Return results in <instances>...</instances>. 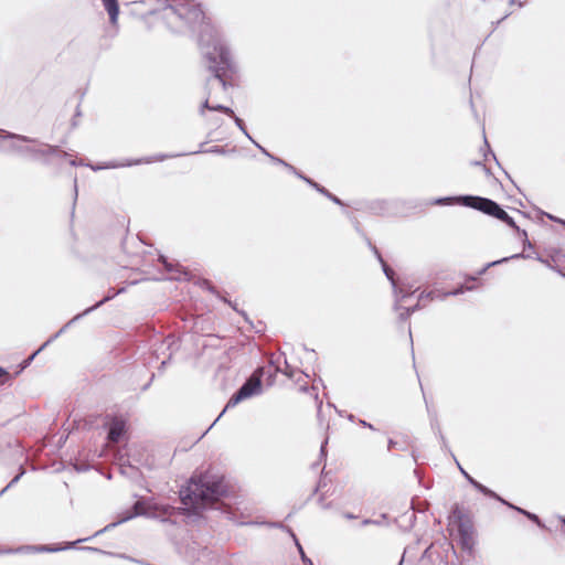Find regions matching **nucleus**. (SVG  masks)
<instances>
[{"label":"nucleus","mask_w":565,"mask_h":565,"mask_svg":"<svg viewBox=\"0 0 565 565\" xmlns=\"http://www.w3.org/2000/svg\"><path fill=\"white\" fill-rule=\"evenodd\" d=\"M222 494V482L206 475L192 477L180 491L182 503L194 512L212 505Z\"/></svg>","instance_id":"1"},{"label":"nucleus","mask_w":565,"mask_h":565,"mask_svg":"<svg viewBox=\"0 0 565 565\" xmlns=\"http://www.w3.org/2000/svg\"><path fill=\"white\" fill-rule=\"evenodd\" d=\"M460 201L465 206L478 210L489 216L502 221L511 228L518 230V225L515 224L514 220L511 216H509V214L503 209H501L500 205L494 201L487 198L473 195L462 196Z\"/></svg>","instance_id":"2"},{"label":"nucleus","mask_w":565,"mask_h":565,"mask_svg":"<svg viewBox=\"0 0 565 565\" xmlns=\"http://www.w3.org/2000/svg\"><path fill=\"white\" fill-rule=\"evenodd\" d=\"M207 67L215 74V77L223 82L222 73H225L231 66L230 54L226 47L218 41L213 44L212 51L205 55Z\"/></svg>","instance_id":"3"},{"label":"nucleus","mask_w":565,"mask_h":565,"mask_svg":"<svg viewBox=\"0 0 565 565\" xmlns=\"http://www.w3.org/2000/svg\"><path fill=\"white\" fill-rule=\"evenodd\" d=\"M262 369L256 370L243 386L230 398L225 409L235 407L239 402L260 392Z\"/></svg>","instance_id":"4"},{"label":"nucleus","mask_w":565,"mask_h":565,"mask_svg":"<svg viewBox=\"0 0 565 565\" xmlns=\"http://www.w3.org/2000/svg\"><path fill=\"white\" fill-rule=\"evenodd\" d=\"M479 287L478 279L476 277H468L465 279L463 284L452 291L440 294L439 290H431L427 294L423 292L419 296L418 303H423V306L426 305V302L435 300L437 298H445L447 296H455L458 294L463 292L465 290H473ZM419 307V305L416 306V308Z\"/></svg>","instance_id":"5"},{"label":"nucleus","mask_w":565,"mask_h":565,"mask_svg":"<svg viewBox=\"0 0 565 565\" xmlns=\"http://www.w3.org/2000/svg\"><path fill=\"white\" fill-rule=\"evenodd\" d=\"M451 522L457 525L463 543L467 544L471 540L473 532V525L469 513L463 509L456 507L451 513Z\"/></svg>","instance_id":"6"},{"label":"nucleus","mask_w":565,"mask_h":565,"mask_svg":"<svg viewBox=\"0 0 565 565\" xmlns=\"http://www.w3.org/2000/svg\"><path fill=\"white\" fill-rule=\"evenodd\" d=\"M542 263H544L550 268L557 270L561 273L564 277L565 274H563L558 267L565 264V253L561 248H550L546 255L545 259H541Z\"/></svg>","instance_id":"7"},{"label":"nucleus","mask_w":565,"mask_h":565,"mask_svg":"<svg viewBox=\"0 0 565 565\" xmlns=\"http://www.w3.org/2000/svg\"><path fill=\"white\" fill-rule=\"evenodd\" d=\"M126 434V420L121 417H114L109 424L108 440L118 443Z\"/></svg>","instance_id":"8"},{"label":"nucleus","mask_w":565,"mask_h":565,"mask_svg":"<svg viewBox=\"0 0 565 565\" xmlns=\"http://www.w3.org/2000/svg\"><path fill=\"white\" fill-rule=\"evenodd\" d=\"M60 152H61V150L58 149V147L46 145V143L41 145L38 148L32 150V153L38 158H49V157L55 156Z\"/></svg>","instance_id":"9"},{"label":"nucleus","mask_w":565,"mask_h":565,"mask_svg":"<svg viewBox=\"0 0 565 565\" xmlns=\"http://www.w3.org/2000/svg\"><path fill=\"white\" fill-rule=\"evenodd\" d=\"M203 109H212V110L222 111V113L226 114L227 116L234 118V120L238 127H241V128L243 127V120L241 118L236 117L235 113L230 107H225L222 105L210 106L209 99H205V102L203 103Z\"/></svg>","instance_id":"10"},{"label":"nucleus","mask_w":565,"mask_h":565,"mask_svg":"<svg viewBox=\"0 0 565 565\" xmlns=\"http://www.w3.org/2000/svg\"><path fill=\"white\" fill-rule=\"evenodd\" d=\"M102 2L109 14L110 22L116 24L119 14L118 0H102Z\"/></svg>","instance_id":"11"},{"label":"nucleus","mask_w":565,"mask_h":565,"mask_svg":"<svg viewBox=\"0 0 565 565\" xmlns=\"http://www.w3.org/2000/svg\"><path fill=\"white\" fill-rule=\"evenodd\" d=\"M11 380H12V375L3 367H0V385H3Z\"/></svg>","instance_id":"12"},{"label":"nucleus","mask_w":565,"mask_h":565,"mask_svg":"<svg viewBox=\"0 0 565 565\" xmlns=\"http://www.w3.org/2000/svg\"><path fill=\"white\" fill-rule=\"evenodd\" d=\"M32 550L35 552H56V551H60L61 548L60 547H51L47 545H41V546L32 547Z\"/></svg>","instance_id":"13"},{"label":"nucleus","mask_w":565,"mask_h":565,"mask_svg":"<svg viewBox=\"0 0 565 565\" xmlns=\"http://www.w3.org/2000/svg\"><path fill=\"white\" fill-rule=\"evenodd\" d=\"M177 271H178V275H172L171 276L172 279L180 280V279H182V276L184 277V279H186V277H188V273L186 271H184V270H177Z\"/></svg>","instance_id":"14"},{"label":"nucleus","mask_w":565,"mask_h":565,"mask_svg":"<svg viewBox=\"0 0 565 565\" xmlns=\"http://www.w3.org/2000/svg\"><path fill=\"white\" fill-rule=\"evenodd\" d=\"M524 513L526 514V516H527L530 520H532V521H534V522H536V523H540V520H539L537 515L532 514V513H529V512H524Z\"/></svg>","instance_id":"15"},{"label":"nucleus","mask_w":565,"mask_h":565,"mask_svg":"<svg viewBox=\"0 0 565 565\" xmlns=\"http://www.w3.org/2000/svg\"><path fill=\"white\" fill-rule=\"evenodd\" d=\"M163 264H164V266H166V268H167V270H168V271H172V265L168 264V263L166 262V259H163Z\"/></svg>","instance_id":"16"},{"label":"nucleus","mask_w":565,"mask_h":565,"mask_svg":"<svg viewBox=\"0 0 565 565\" xmlns=\"http://www.w3.org/2000/svg\"><path fill=\"white\" fill-rule=\"evenodd\" d=\"M34 355H35V353H34V354H32V355H30L29 360L24 361V365H23V367H24V366H26V364L29 363V361H30V360H32V359L34 358Z\"/></svg>","instance_id":"17"},{"label":"nucleus","mask_w":565,"mask_h":565,"mask_svg":"<svg viewBox=\"0 0 565 565\" xmlns=\"http://www.w3.org/2000/svg\"><path fill=\"white\" fill-rule=\"evenodd\" d=\"M511 4H518L519 7H522L521 2H516V0H511Z\"/></svg>","instance_id":"18"},{"label":"nucleus","mask_w":565,"mask_h":565,"mask_svg":"<svg viewBox=\"0 0 565 565\" xmlns=\"http://www.w3.org/2000/svg\"><path fill=\"white\" fill-rule=\"evenodd\" d=\"M562 523H563V525H564V527H565V518L562 520Z\"/></svg>","instance_id":"19"}]
</instances>
